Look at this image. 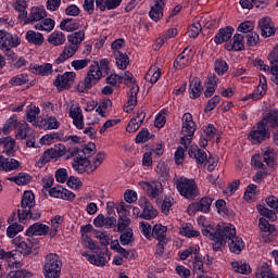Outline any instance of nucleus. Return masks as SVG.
<instances>
[{
	"label": "nucleus",
	"instance_id": "obj_25",
	"mask_svg": "<svg viewBox=\"0 0 278 278\" xmlns=\"http://www.w3.org/2000/svg\"><path fill=\"white\" fill-rule=\"evenodd\" d=\"M72 168L79 175H84V173H88L90 168V160H88V157L76 156L72 162Z\"/></svg>",
	"mask_w": 278,
	"mask_h": 278
},
{
	"label": "nucleus",
	"instance_id": "obj_30",
	"mask_svg": "<svg viewBox=\"0 0 278 278\" xmlns=\"http://www.w3.org/2000/svg\"><path fill=\"white\" fill-rule=\"evenodd\" d=\"M37 127L46 130L60 129V122L55 116H47L41 121H37Z\"/></svg>",
	"mask_w": 278,
	"mask_h": 278
},
{
	"label": "nucleus",
	"instance_id": "obj_28",
	"mask_svg": "<svg viewBox=\"0 0 278 278\" xmlns=\"http://www.w3.org/2000/svg\"><path fill=\"white\" fill-rule=\"evenodd\" d=\"M15 137L17 140H25L27 138V134H29V124L25 121L18 122V118H15Z\"/></svg>",
	"mask_w": 278,
	"mask_h": 278
},
{
	"label": "nucleus",
	"instance_id": "obj_23",
	"mask_svg": "<svg viewBox=\"0 0 278 278\" xmlns=\"http://www.w3.org/2000/svg\"><path fill=\"white\" fill-rule=\"evenodd\" d=\"M224 48L226 51H244V35L235 34L232 37V42L225 43Z\"/></svg>",
	"mask_w": 278,
	"mask_h": 278
},
{
	"label": "nucleus",
	"instance_id": "obj_18",
	"mask_svg": "<svg viewBox=\"0 0 278 278\" xmlns=\"http://www.w3.org/2000/svg\"><path fill=\"white\" fill-rule=\"evenodd\" d=\"M0 147L4 155L14 157V153H16V150H14V147H16V140H14V138L11 136L0 138Z\"/></svg>",
	"mask_w": 278,
	"mask_h": 278
},
{
	"label": "nucleus",
	"instance_id": "obj_48",
	"mask_svg": "<svg viewBox=\"0 0 278 278\" xmlns=\"http://www.w3.org/2000/svg\"><path fill=\"white\" fill-rule=\"evenodd\" d=\"M9 181L16 184V186H27L31 181V176L27 173H20L17 176L9 178Z\"/></svg>",
	"mask_w": 278,
	"mask_h": 278
},
{
	"label": "nucleus",
	"instance_id": "obj_50",
	"mask_svg": "<svg viewBox=\"0 0 278 278\" xmlns=\"http://www.w3.org/2000/svg\"><path fill=\"white\" fill-rule=\"evenodd\" d=\"M161 77H162V71H160V68H150L146 74L144 79L150 84H157Z\"/></svg>",
	"mask_w": 278,
	"mask_h": 278
},
{
	"label": "nucleus",
	"instance_id": "obj_46",
	"mask_svg": "<svg viewBox=\"0 0 278 278\" xmlns=\"http://www.w3.org/2000/svg\"><path fill=\"white\" fill-rule=\"evenodd\" d=\"M138 87H131L128 92V106L129 110H134L136 105H138ZM129 110H125V112H129Z\"/></svg>",
	"mask_w": 278,
	"mask_h": 278
},
{
	"label": "nucleus",
	"instance_id": "obj_40",
	"mask_svg": "<svg viewBox=\"0 0 278 278\" xmlns=\"http://www.w3.org/2000/svg\"><path fill=\"white\" fill-rule=\"evenodd\" d=\"M60 29L62 31H77L79 29V22L74 18H63L60 23Z\"/></svg>",
	"mask_w": 278,
	"mask_h": 278
},
{
	"label": "nucleus",
	"instance_id": "obj_14",
	"mask_svg": "<svg viewBox=\"0 0 278 278\" xmlns=\"http://www.w3.org/2000/svg\"><path fill=\"white\" fill-rule=\"evenodd\" d=\"M0 260H3V262H5L4 265L11 269L21 268V266H23V263L16 260V251L5 252V250L0 248Z\"/></svg>",
	"mask_w": 278,
	"mask_h": 278
},
{
	"label": "nucleus",
	"instance_id": "obj_31",
	"mask_svg": "<svg viewBox=\"0 0 278 278\" xmlns=\"http://www.w3.org/2000/svg\"><path fill=\"white\" fill-rule=\"evenodd\" d=\"M216 126H214V124H208L204 129H203V134L204 137H201V143L200 146L203 148L207 147V142H210V140H214V138H216Z\"/></svg>",
	"mask_w": 278,
	"mask_h": 278
},
{
	"label": "nucleus",
	"instance_id": "obj_15",
	"mask_svg": "<svg viewBox=\"0 0 278 278\" xmlns=\"http://www.w3.org/2000/svg\"><path fill=\"white\" fill-rule=\"evenodd\" d=\"M42 217V212L40 208H26V210H17V218L18 223H23L24 220H40Z\"/></svg>",
	"mask_w": 278,
	"mask_h": 278
},
{
	"label": "nucleus",
	"instance_id": "obj_22",
	"mask_svg": "<svg viewBox=\"0 0 278 278\" xmlns=\"http://www.w3.org/2000/svg\"><path fill=\"white\" fill-rule=\"evenodd\" d=\"M21 167V162L16 159H8L0 154V170L3 173H12Z\"/></svg>",
	"mask_w": 278,
	"mask_h": 278
},
{
	"label": "nucleus",
	"instance_id": "obj_39",
	"mask_svg": "<svg viewBox=\"0 0 278 278\" xmlns=\"http://www.w3.org/2000/svg\"><path fill=\"white\" fill-rule=\"evenodd\" d=\"M40 115V108L34 103L26 106V122L36 123V119Z\"/></svg>",
	"mask_w": 278,
	"mask_h": 278
},
{
	"label": "nucleus",
	"instance_id": "obj_2",
	"mask_svg": "<svg viewBox=\"0 0 278 278\" xmlns=\"http://www.w3.org/2000/svg\"><path fill=\"white\" fill-rule=\"evenodd\" d=\"M62 258L56 253H49L45 256L42 275L45 278H60L62 276Z\"/></svg>",
	"mask_w": 278,
	"mask_h": 278
},
{
	"label": "nucleus",
	"instance_id": "obj_29",
	"mask_svg": "<svg viewBox=\"0 0 278 278\" xmlns=\"http://www.w3.org/2000/svg\"><path fill=\"white\" fill-rule=\"evenodd\" d=\"M203 92V86L201 84V78L193 77L189 84V97L190 99H199Z\"/></svg>",
	"mask_w": 278,
	"mask_h": 278
},
{
	"label": "nucleus",
	"instance_id": "obj_36",
	"mask_svg": "<svg viewBox=\"0 0 278 278\" xmlns=\"http://www.w3.org/2000/svg\"><path fill=\"white\" fill-rule=\"evenodd\" d=\"M166 231H168V227L162 224H156L152 227V238L159 242H164L165 240H168L166 238Z\"/></svg>",
	"mask_w": 278,
	"mask_h": 278
},
{
	"label": "nucleus",
	"instance_id": "obj_5",
	"mask_svg": "<svg viewBox=\"0 0 278 278\" xmlns=\"http://www.w3.org/2000/svg\"><path fill=\"white\" fill-rule=\"evenodd\" d=\"M226 229L227 231H225L224 236L222 237V240H224L225 242V247H227L228 240L230 253H235V255H240L245 247L244 241L242 240V238L236 236V226H233L232 224H227Z\"/></svg>",
	"mask_w": 278,
	"mask_h": 278
},
{
	"label": "nucleus",
	"instance_id": "obj_3",
	"mask_svg": "<svg viewBox=\"0 0 278 278\" xmlns=\"http://www.w3.org/2000/svg\"><path fill=\"white\" fill-rule=\"evenodd\" d=\"M225 231H228L227 224H224L222 226L218 225L216 230H214L212 225H207L205 228L202 229V236H205V238L212 240L213 251L218 252L225 249V239H223Z\"/></svg>",
	"mask_w": 278,
	"mask_h": 278
},
{
	"label": "nucleus",
	"instance_id": "obj_24",
	"mask_svg": "<svg viewBox=\"0 0 278 278\" xmlns=\"http://www.w3.org/2000/svg\"><path fill=\"white\" fill-rule=\"evenodd\" d=\"M77 51H79L77 47L71 46V43L65 45L59 58L54 60V64H64V62H66V60H71Z\"/></svg>",
	"mask_w": 278,
	"mask_h": 278
},
{
	"label": "nucleus",
	"instance_id": "obj_8",
	"mask_svg": "<svg viewBox=\"0 0 278 278\" xmlns=\"http://www.w3.org/2000/svg\"><path fill=\"white\" fill-rule=\"evenodd\" d=\"M66 155V147L60 144L54 148L47 149L42 155L39 157L38 164L45 166V164H49L51 160H59V157H64Z\"/></svg>",
	"mask_w": 278,
	"mask_h": 278
},
{
	"label": "nucleus",
	"instance_id": "obj_21",
	"mask_svg": "<svg viewBox=\"0 0 278 278\" xmlns=\"http://www.w3.org/2000/svg\"><path fill=\"white\" fill-rule=\"evenodd\" d=\"M143 190H146L150 199H157L162 194V182L160 181H146L143 182Z\"/></svg>",
	"mask_w": 278,
	"mask_h": 278
},
{
	"label": "nucleus",
	"instance_id": "obj_17",
	"mask_svg": "<svg viewBox=\"0 0 278 278\" xmlns=\"http://www.w3.org/2000/svg\"><path fill=\"white\" fill-rule=\"evenodd\" d=\"M188 155L192 160H195L197 164H199L200 166L202 164H205V162L207 161V153L205 152V150H201V148H199V146L197 144H192L189 147Z\"/></svg>",
	"mask_w": 278,
	"mask_h": 278
},
{
	"label": "nucleus",
	"instance_id": "obj_56",
	"mask_svg": "<svg viewBox=\"0 0 278 278\" xmlns=\"http://www.w3.org/2000/svg\"><path fill=\"white\" fill-rule=\"evenodd\" d=\"M139 228H140L142 236H144V238H147V240L152 239L153 227L151 226V224H149V222H140Z\"/></svg>",
	"mask_w": 278,
	"mask_h": 278
},
{
	"label": "nucleus",
	"instance_id": "obj_6",
	"mask_svg": "<svg viewBox=\"0 0 278 278\" xmlns=\"http://www.w3.org/2000/svg\"><path fill=\"white\" fill-rule=\"evenodd\" d=\"M248 138L253 144H262V142L270 140V128L264 121H260L253 126Z\"/></svg>",
	"mask_w": 278,
	"mask_h": 278
},
{
	"label": "nucleus",
	"instance_id": "obj_59",
	"mask_svg": "<svg viewBox=\"0 0 278 278\" xmlns=\"http://www.w3.org/2000/svg\"><path fill=\"white\" fill-rule=\"evenodd\" d=\"M261 278H278V275L273 271L267 262H264L261 266Z\"/></svg>",
	"mask_w": 278,
	"mask_h": 278
},
{
	"label": "nucleus",
	"instance_id": "obj_57",
	"mask_svg": "<svg viewBox=\"0 0 278 278\" xmlns=\"http://www.w3.org/2000/svg\"><path fill=\"white\" fill-rule=\"evenodd\" d=\"M131 225V219L127 217V215H119V218L117 220V231L119 233H123V231H127V227Z\"/></svg>",
	"mask_w": 278,
	"mask_h": 278
},
{
	"label": "nucleus",
	"instance_id": "obj_37",
	"mask_svg": "<svg viewBox=\"0 0 278 278\" xmlns=\"http://www.w3.org/2000/svg\"><path fill=\"white\" fill-rule=\"evenodd\" d=\"M25 38L29 45H35L36 47H41V45L45 43V36H42V33L28 30Z\"/></svg>",
	"mask_w": 278,
	"mask_h": 278
},
{
	"label": "nucleus",
	"instance_id": "obj_51",
	"mask_svg": "<svg viewBox=\"0 0 278 278\" xmlns=\"http://www.w3.org/2000/svg\"><path fill=\"white\" fill-rule=\"evenodd\" d=\"M29 83V75L22 73L17 74L16 76H13L10 80L9 84L11 86H25V84Z\"/></svg>",
	"mask_w": 278,
	"mask_h": 278
},
{
	"label": "nucleus",
	"instance_id": "obj_34",
	"mask_svg": "<svg viewBox=\"0 0 278 278\" xmlns=\"http://www.w3.org/2000/svg\"><path fill=\"white\" fill-rule=\"evenodd\" d=\"M84 40H86V30H78L67 35V42H70L68 45L72 47H77L79 49Z\"/></svg>",
	"mask_w": 278,
	"mask_h": 278
},
{
	"label": "nucleus",
	"instance_id": "obj_55",
	"mask_svg": "<svg viewBox=\"0 0 278 278\" xmlns=\"http://www.w3.org/2000/svg\"><path fill=\"white\" fill-rule=\"evenodd\" d=\"M119 242L123 247H127L134 242V230L131 228H127L126 231L119 236Z\"/></svg>",
	"mask_w": 278,
	"mask_h": 278
},
{
	"label": "nucleus",
	"instance_id": "obj_58",
	"mask_svg": "<svg viewBox=\"0 0 278 278\" xmlns=\"http://www.w3.org/2000/svg\"><path fill=\"white\" fill-rule=\"evenodd\" d=\"M25 227L18 223H13L7 228L8 238H15L17 233H21Z\"/></svg>",
	"mask_w": 278,
	"mask_h": 278
},
{
	"label": "nucleus",
	"instance_id": "obj_19",
	"mask_svg": "<svg viewBox=\"0 0 278 278\" xmlns=\"http://www.w3.org/2000/svg\"><path fill=\"white\" fill-rule=\"evenodd\" d=\"M47 16V10L43 7H33L30 9V13L28 17L25 20L26 25H31L34 23H38V21H42Z\"/></svg>",
	"mask_w": 278,
	"mask_h": 278
},
{
	"label": "nucleus",
	"instance_id": "obj_33",
	"mask_svg": "<svg viewBox=\"0 0 278 278\" xmlns=\"http://www.w3.org/2000/svg\"><path fill=\"white\" fill-rule=\"evenodd\" d=\"M36 205V195L31 191H25L22 195L20 210H31Z\"/></svg>",
	"mask_w": 278,
	"mask_h": 278
},
{
	"label": "nucleus",
	"instance_id": "obj_47",
	"mask_svg": "<svg viewBox=\"0 0 278 278\" xmlns=\"http://www.w3.org/2000/svg\"><path fill=\"white\" fill-rule=\"evenodd\" d=\"M103 160H105V153L98 152L96 157L92 161H89L88 174L94 173V170L103 164Z\"/></svg>",
	"mask_w": 278,
	"mask_h": 278
},
{
	"label": "nucleus",
	"instance_id": "obj_45",
	"mask_svg": "<svg viewBox=\"0 0 278 278\" xmlns=\"http://www.w3.org/2000/svg\"><path fill=\"white\" fill-rule=\"evenodd\" d=\"M257 210L261 216H264V218H267L269 223H275L277 220V212L275 210H270L264 205H260Z\"/></svg>",
	"mask_w": 278,
	"mask_h": 278
},
{
	"label": "nucleus",
	"instance_id": "obj_54",
	"mask_svg": "<svg viewBox=\"0 0 278 278\" xmlns=\"http://www.w3.org/2000/svg\"><path fill=\"white\" fill-rule=\"evenodd\" d=\"M150 140L151 132H149V128H142L135 138L136 144H144V142H149Z\"/></svg>",
	"mask_w": 278,
	"mask_h": 278
},
{
	"label": "nucleus",
	"instance_id": "obj_60",
	"mask_svg": "<svg viewBox=\"0 0 278 278\" xmlns=\"http://www.w3.org/2000/svg\"><path fill=\"white\" fill-rule=\"evenodd\" d=\"M16 118H18V115L13 114L3 124L2 131L4 135H8L9 131H12V129H14V125H16Z\"/></svg>",
	"mask_w": 278,
	"mask_h": 278
},
{
	"label": "nucleus",
	"instance_id": "obj_38",
	"mask_svg": "<svg viewBox=\"0 0 278 278\" xmlns=\"http://www.w3.org/2000/svg\"><path fill=\"white\" fill-rule=\"evenodd\" d=\"M48 42L53 45V47H61V45L66 42V35L60 30H54L48 37Z\"/></svg>",
	"mask_w": 278,
	"mask_h": 278
},
{
	"label": "nucleus",
	"instance_id": "obj_13",
	"mask_svg": "<svg viewBox=\"0 0 278 278\" xmlns=\"http://www.w3.org/2000/svg\"><path fill=\"white\" fill-rule=\"evenodd\" d=\"M97 254L90 255L88 252H83L81 256L86 257L87 262L92 264L93 266H105L108 263V250L106 251H97Z\"/></svg>",
	"mask_w": 278,
	"mask_h": 278
},
{
	"label": "nucleus",
	"instance_id": "obj_64",
	"mask_svg": "<svg viewBox=\"0 0 278 278\" xmlns=\"http://www.w3.org/2000/svg\"><path fill=\"white\" fill-rule=\"evenodd\" d=\"M17 249L22 255H29L31 253V249H34V243L30 239H26V241L24 240Z\"/></svg>",
	"mask_w": 278,
	"mask_h": 278
},
{
	"label": "nucleus",
	"instance_id": "obj_16",
	"mask_svg": "<svg viewBox=\"0 0 278 278\" xmlns=\"http://www.w3.org/2000/svg\"><path fill=\"white\" fill-rule=\"evenodd\" d=\"M236 29L233 26H226L224 28H219L217 34L214 37L215 45H223L224 42H229Z\"/></svg>",
	"mask_w": 278,
	"mask_h": 278
},
{
	"label": "nucleus",
	"instance_id": "obj_35",
	"mask_svg": "<svg viewBox=\"0 0 278 278\" xmlns=\"http://www.w3.org/2000/svg\"><path fill=\"white\" fill-rule=\"evenodd\" d=\"M70 118L73 119V125L76 126V129H84V114H81L80 108L71 109Z\"/></svg>",
	"mask_w": 278,
	"mask_h": 278
},
{
	"label": "nucleus",
	"instance_id": "obj_26",
	"mask_svg": "<svg viewBox=\"0 0 278 278\" xmlns=\"http://www.w3.org/2000/svg\"><path fill=\"white\" fill-rule=\"evenodd\" d=\"M258 29L263 38H270L276 31L275 27L270 26V18L268 17L258 21Z\"/></svg>",
	"mask_w": 278,
	"mask_h": 278
},
{
	"label": "nucleus",
	"instance_id": "obj_43",
	"mask_svg": "<svg viewBox=\"0 0 278 278\" xmlns=\"http://www.w3.org/2000/svg\"><path fill=\"white\" fill-rule=\"evenodd\" d=\"M115 62L119 71H125V68L129 66V55H127V53L117 51V53H115Z\"/></svg>",
	"mask_w": 278,
	"mask_h": 278
},
{
	"label": "nucleus",
	"instance_id": "obj_9",
	"mask_svg": "<svg viewBox=\"0 0 278 278\" xmlns=\"http://www.w3.org/2000/svg\"><path fill=\"white\" fill-rule=\"evenodd\" d=\"M139 207L142 210L139 218L142 220H153V218H157V210L153 207L151 201L147 199V197H141L138 201Z\"/></svg>",
	"mask_w": 278,
	"mask_h": 278
},
{
	"label": "nucleus",
	"instance_id": "obj_44",
	"mask_svg": "<svg viewBox=\"0 0 278 278\" xmlns=\"http://www.w3.org/2000/svg\"><path fill=\"white\" fill-rule=\"evenodd\" d=\"M231 267L236 269V273H240L241 275H250L252 273L251 265L244 261L232 262Z\"/></svg>",
	"mask_w": 278,
	"mask_h": 278
},
{
	"label": "nucleus",
	"instance_id": "obj_27",
	"mask_svg": "<svg viewBox=\"0 0 278 278\" xmlns=\"http://www.w3.org/2000/svg\"><path fill=\"white\" fill-rule=\"evenodd\" d=\"M212 203H214V199L210 197H203L200 201L189 206V208L193 207L195 212H203V214H208L210 208L212 207Z\"/></svg>",
	"mask_w": 278,
	"mask_h": 278
},
{
	"label": "nucleus",
	"instance_id": "obj_61",
	"mask_svg": "<svg viewBox=\"0 0 278 278\" xmlns=\"http://www.w3.org/2000/svg\"><path fill=\"white\" fill-rule=\"evenodd\" d=\"M237 29L240 31V34H245L247 36L248 34H251L253 29H255V24H253L251 21H245L240 23Z\"/></svg>",
	"mask_w": 278,
	"mask_h": 278
},
{
	"label": "nucleus",
	"instance_id": "obj_1",
	"mask_svg": "<svg viewBox=\"0 0 278 278\" xmlns=\"http://www.w3.org/2000/svg\"><path fill=\"white\" fill-rule=\"evenodd\" d=\"M110 60L101 59L100 63L94 62V64L90 65L84 81L78 83L76 87L77 92L84 93L92 90V87L99 84L101 77L110 75Z\"/></svg>",
	"mask_w": 278,
	"mask_h": 278
},
{
	"label": "nucleus",
	"instance_id": "obj_20",
	"mask_svg": "<svg viewBox=\"0 0 278 278\" xmlns=\"http://www.w3.org/2000/svg\"><path fill=\"white\" fill-rule=\"evenodd\" d=\"M49 230L50 228L46 224L35 223L27 228L25 236H28V238H31L34 236H47V233H49Z\"/></svg>",
	"mask_w": 278,
	"mask_h": 278
},
{
	"label": "nucleus",
	"instance_id": "obj_32",
	"mask_svg": "<svg viewBox=\"0 0 278 278\" xmlns=\"http://www.w3.org/2000/svg\"><path fill=\"white\" fill-rule=\"evenodd\" d=\"M265 125L269 127L270 129H277L278 128V111L277 110H269L263 117Z\"/></svg>",
	"mask_w": 278,
	"mask_h": 278
},
{
	"label": "nucleus",
	"instance_id": "obj_53",
	"mask_svg": "<svg viewBox=\"0 0 278 278\" xmlns=\"http://www.w3.org/2000/svg\"><path fill=\"white\" fill-rule=\"evenodd\" d=\"M214 71L217 75L223 76L227 71H229V64H227V61L223 59H217L214 63Z\"/></svg>",
	"mask_w": 278,
	"mask_h": 278
},
{
	"label": "nucleus",
	"instance_id": "obj_7",
	"mask_svg": "<svg viewBox=\"0 0 278 278\" xmlns=\"http://www.w3.org/2000/svg\"><path fill=\"white\" fill-rule=\"evenodd\" d=\"M77 74L75 72H65L63 75H58L53 81V86H55L59 92H64V90H71L73 88V84H75V79Z\"/></svg>",
	"mask_w": 278,
	"mask_h": 278
},
{
	"label": "nucleus",
	"instance_id": "obj_62",
	"mask_svg": "<svg viewBox=\"0 0 278 278\" xmlns=\"http://www.w3.org/2000/svg\"><path fill=\"white\" fill-rule=\"evenodd\" d=\"M220 96H214L213 98H211L207 103L206 106L204 108V113L205 114H210V112H213V110L216 109V105H218V103H220Z\"/></svg>",
	"mask_w": 278,
	"mask_h": 278
},
{
	"label": "nucleus",
	"instance_id": "obj_49",
	"mask_svg": "<svg viewBox=\"0 0 278 278\" xmlns=\"http://www.w3.org/2000/svg\"><path fill=\"white\" fill-rule=\"evenodd\" d=\"M149 16L151 21H154V23L162 21V18L164 17V8L157 5L151 7L149 11Z\"/></svg>",
	"mask_w": 278,
	"mask_h": 278
},
{
	"label": "nucleus",
	"instance_id": "obj_52",
	"mask_svg": "<svg viewBox=\"0 0 278 278\" xmlns=\"http://www.w3.org/2000/svg\"><path fill=\"white\" fill-rule=\"evenodd\" d=\"M258 228L263 233H275V225L270 224L265 217L258 218Z\"/></svg>",
	"mask_w": 278,
	"mask_h": 278
},
{
	"label": "nucleus",
	"instance_id": "obj_10",
	"mask_svg": "<svg viewBox=\"0 0 278 278\" xmlns=\"http://www.w3.org/2000/svg\"><path fill=\"white\" fill-rule=\"evenodd\" d=\"M192 49L186 47L181 53H179L173 62L175 71H184L190 66V58H192Z\"/></svg>",
	"mask_w": 278,
	"mask_h": 278
},
{
	"label": "nucleus",
	"instance_id": "obj_12",
	"mask_svg": "<svg viewBox=\"0 0 278 278\" xmlns=\"http://www.w3.org/2000/svg\"><path fill=\"white\" fill-rule=\"evenodd\" d=\"M197 131V122L190 113H185L181 117V134L182 136H194Z\"/></svg>",
	"mask_w": 278,
	"mask_h": 278
},
{
	"label": "nucleus",
	"instance_id": "obj_41",
	"mask_svg": "<svg viewBox=\"0 0 278 278\" xmlns=\"http://www.w3.org/2000/svg\"><path fill=\"white\" fill-rule=\"evenodd\" d=\"M270 64V79L276 86H278V56L268 55Z\"/></svg>",
	"mask_w": 278,
	"mask_h": 278
},
{
	"label": "nucleus",
	"instance_id": "obj_63",
	"mask_svg": "<svg viewBox=\"0 0 278 278\" xmlns=\"http://www.w3.org/2000/svg\"><path fill=\"white\" fill-rule=\"evenodd\" d=\"M202 30L203 26L200 22L193 23L188 29L189 38H199Z\"/></svg>",
	"mask_w": 278,
	"mask_h": 278
},
{
	"label": "nucleus",
	"instance_id": "obj_4",
	"mask_svg": "<svg viewBox=\"0 0 278 278\" xmlns=\"http://www.w3.org/2000/svg\"><path fill=\"white\" fill-rule=\"evenodd\" d=\"M175 186L180 197H184V199L194 201V199L199 197V187L197 186V181H194V179L182 176L176 179Z\"/></svg>",
	"mask_w": 278,
	"mask_h": 278
},
{
	"label": "nucleus",
	"instance_id": "obj_11",
	"mask_svg": "<svg viewBox=\"0 0 278 278\" xmlns=\"http://www.w3.org/2000/svg\"><path fill=\"white\" fill-rule=\"evenodd\" d=\"M21 45V38L7 30H0V49L16 48Z\"/></svg>",
	"mask_w": 278,
	"mask_h": 278
},
{
	"label": "nucleus",
	"instance_id": "obj_42",
	"mask_svg": "<svg viewBox=\"0 0 278 278\" xmlns=\"http://www.w3.org/2000/svg\"><path fill=\"white\" fill-rule=\"evenodd\" d=\"M179 232L180 236H184L185 238H199V236H201V232L199 230H194V226L190 223L184 225Z\"/></svg>",
	"mask_w": 278,
	"mask_h": 278
}]
</instances>
